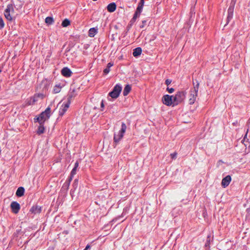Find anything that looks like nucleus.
Returning a JSON list of instances; mask_svg holds the SVG:
<instances>
[{"instance_id": "1", "label": "nucleus", "mask_w": 250, "mask_h": 250, "mask_svg": "<svg viewBox=\"0 0 250 250\" xmlns=\"http://www.w3.org/2000/svg\"><path fill=\"white\" fill-rule=\"evenodd\" d=\"M193 88L191 89L188 97V102L189 104H194L196 99L199 83L198 82H196V84H195V83H193Z\"/></svg>"}, {"instance_id": "2", "label": "nucleus", "mask_w": 250, "mask_h": 250, "mask_svg": "<svg viewBox=\"0 0 250 250\" xmlns=\"http://www.w3.org/2000/svg\"><path fill=\"white\" fill-rule=\"evenodd\" d=\"M126 126L124 123H122L121 129L117 133H115L114 136V142L115 144H117L123 137L124 134L126 131Z\"/></svg>"}, {"instance_id": "3", "label": "nucleus", "mask_w": 250, "mask_h": 250, "mask_svg": "<svg viewBox=\"0 0 250 250\" xmlns=\"http://www.w3.org/2000/svg\"><path fill=\"white\" fill-rule=\"evenodd\" d=\"M51 113V108L49 106H48L44 111L42 112L40 115V116L37 118V120L38 121L40 124H43L45 121L47 120L50 116Z\"/></svg>"}, {"instance_id": "4", "label": "nucleus", "mask_w": 250, "mask_h": 250, "mask_svg": "<svg viewBox=\"0 0 250 250\" xmlns=\"http://www.w3.org/2000/svg\"><path fill=\"white\" fill-rule=\"evenodd\" d=\"M122 89V86L119 84H117L113 88L112 91L109 93L108 95L111 98H117Z\"/></svg>"}, {"instance_id": "5", "label": "nucleus", "mask_w": 250, "mask_h": 250, "mask_svg": "<svg viewBox=\"0 0 250 250\" xmlns=\"http://www.w3.org/2000/svg\"><path fill=\"white\" fill-rule=\"evenodd\" d=\"M185 94L183 91L178 92L175 96H173L174 104L177 105L182 103L185 99Z\"/></svg>"}, {"instance_id": "6", "label": "nucleus", "mask_w": 250, "mask_h": 250, "mask_svg": "<svg viewBox=\"0 0 250 250\" xmlns=\"http://www.w3.org/2000/svg\"><path fill=\"white\" fill-rule=\"evenodd\" d=\"M71 98V97L69 96L67 99V102L66 103H63L61 104L59 112L60 116H62L69 108L70 104Z\"/></svg>"}, {"instance_id": "7", "label": "nucleus", "mask_w": 250, "mask_h": 250, "mask_svg": "<svg viewBox=\"0 0 250 250\" xmlns=\"http://www.w3.org/2000/svg\"><path fill=\"white\" fill-rule=\"evenodd\" d=\"M14 10L12 4H8L6 8L5 9L4 14L5 18L11 21L12 20V13H13Z\"/></svg>"}, {"instance_id": "8", "label": "nucleus", "mask_w": 250, "mask_h": 250, "mask_svg": "<svg viewBox=\"0 0 250 250\" xmlns=\"http://www.w3.org/2000/svg\"><path fill=\"white\" fill-rule=\"evenodd\" d=\"M162 102L164 104L167 106L175 105L173 100V96L166 95L162 98Z\"/></svg>"}, {"instance_id": "9", "label": "nucleus", "mask_w": 250, "mask_h": 250, "mask_svg": "<svg viewBox=\"0 0 250 250\" xmlns=\"http://www.w3.org/2000/svg\"><path fill=\"white\" fill-rule=\"evenodd\" d=\"M10 207L13 212H14L15 214L18 213L20 209V204L18 202L15 201H13L11 203Z\"/></svg>"}, {"instance_id": "10", "label": "nucleus", "mask_w": 250, "mask_h": 250, "mask_svg": "<svg viewBox=\"0 0 250 250\" xmlns=\"http://www.w3.org/2000/svg\"><path fill=\"white\" fill-rule=\"evenodd\" d=\"M231 181V177L229 175H228L224 178L221 182V185L224 188L227 187Z\"/></svg>"}, {"instance_id": "11", "label": "nucleus", "mask_w": 250, "mask_h": 250, "mask_svg": "<svg viewBox=\"0 0 250 250\" xmlns=\"http://www.w3.org/2000/svg\"><path fill=\"white\" fill-rule=\"evenodd\" d=\"M62 74L65 77H69L71 76L72 72L71 70L68 67H64L62 69Z\"/></svg>"}, {"instance_id": "12", "label": "nucleus", "mask_w": 250, "mask_h": 250, "mask_svg": "<svg viewBox=\"0 0 250 250\" xmlns=\"http://www.w3.org/2000/svg\"><path fill=\"white\" fill-rule=\"evenodd\" d=\"M116 9V5L115 3H111L107 6V9L109 12H113L115 11Z\"/></svg>"}, {"instance_id": "13", "label": "nucleus", "mask_w": 250, "mask_h": 250, "mask_svg": "<svg viewBox=\"0 0 250 250\" xmlns=\"http://www.w3.org/2000/svg\"><path fill=\"white\" fill-rule=\"evenodd\" d=\"M142 49L141 47H137L133 50V55L135 57H138L142 53Z\"/></svg>"}, {"instance_id": "14", "label": "nucleus", "mask_w": 250, "mask_h": 250, "mask_svg": "<svg viewBox=\"0 0 250 250\" xmlns=\"http://www.w3.org/2000/svg\"><path fill=\"white\" fill-rule=\"evenodd\" d=\"M30 211L34 214L39 213L41 211V208L37 206H34L30 209Z\"/></svg>"}, {"instance_id": "15", "label": "nucleus", "mask_w": 250, "mask_h": 250, "mask_svg": "<svg viewBox=\"0 0 250 250\" xmlns=\"http://www.w3.org/2000/svg\"><path fill=\"white\" fill-rule=\"evenodd\" d=\"M24 193V189L23 187H19L16 193V194L18 197H21L23 195Z\"/></svg>"}, {"instance_id": "16", "label": "nucleus", "mask_w": 250, "mask_h": 250, "mask_svg": "<svg viewBox=\"0 0 250 250\" xmlns=\"http://www.w3.org/2000/svg\"><path fill=\"white\" fill-rule=\"evenodd\" d=\"M131 86L129 85H126L125 87L124 88V91H123V95L124 96H126L128 95V94L130 92L131 90Z\"/></svg>"}, {"instance_id": "17", "label": "nucleus", "mask_w": 250, "mask_h": 250, "mask_svg": "<svg viewBox=\"0 0 250 250\" xmlns=\"http://www.w3.org/2000/svg\"><path fill=\"white\" fill-rule=\"evenodd\" d=\"M97 30L95 28H91L88 31V35L90 37H93L97 33Z\"/></svg>"}, {"instance_id": "18", "label": "nucleus", "mask_w": 250, "mask_h": 250, "mask_svg": "<svg viewBox=\"0 0 250 250\" xmlns=\"http://www.w3.org/2000/svg\"><path fill=\"white\" fill-rule=\"evenodd\" d=\"M38 100V99L37 98L36 95H35L33 97H31L30 99L28 101V104L29 105L33 104H35L36 102H37Z\"/></svg>"}, {"instance_id": "19", "label": "nucleus", "mask_w": 250, "mask_h": 250, "mask_svg": "<svg viewBox=\"0 0 250 250\" xmlns=\"http://www.w3.org/2000/svg\"><path fill=\"white\" fill-rule=\"evenodd\" d=\"M113 65V63L109 62L107 64L106 67L104 70V74H108L110 71V68L111 66H112Z\"/></svg>"}, {"instance_id": "20", "label": "nucleus", "mask_w": 250, "mask_h": 250, "mask_svg": "<svg viewBox=\"0 0 250 250\" xmlns=\"http://www.w3.org/2000/svg\"><path fill=\"white\" fill-rule=\"evenodd\" d=\"M144 4V2L142 3V2L140 1L139 3V5H138L137 8L136 12L140 14L142 12Z\"/></svg>"}, {"instance_id": "21", "label": "nucleus", "mask_w": 250, "mask_h": 250, "mask_svg": "<svg viewBox=\"0 0 250 250\" xmlns=\"http://www.w3.org/2000/svg\"><path fill=\"white\" fill-rule=\"evenodd\" d=\"M44 128L42 125V124H40V125L38 127L37 133L38 134H41L44 132Z\"/></svg>"}, {"instance_id": "22", "label": "nucleus", "mask_w": 250, "mask_h": 250, "mask_svg": "<svg viewBox=\"0 0 250 250\" xmlns=\"http://www.w3.org/2000/svg\"><path fill=\"white\" fill-rule=\"evenodd\" d=\"M45 22L48 24H51L53 23L54 20L52 17H48L45 20Z\"/></svg>"}, {"instance_id": "23", "label": "nucleus", "mask_w": 250, "mask_h": 250, "mask_svg": "<svg viewBox=\"0 0 250 250\" xmlns=\"http://www.w3.org/2000/svg\"><path fill=\"white\" fill-rule=\"evenodd\" d=\"M70 21L68 19H65L62 23V25L63 27H67L68 25L70 24Z\"/></svg>"}, {"instance_id": "24", "label": "nucleus", "mask_w": 250, "mask_h": 250, "mask_svg": "<svg viewBox=\"0 0 250 250\" xmlns=\"http://www.w3.org/2000/svg\"><path fill=\"white\" fill-rule=\"evenodd\" d=\"M61 89V87L59 85H56L53 89V92L54 93H58L60 92Z\"/></svg>"}, {"instance_id": "25", "label": "nucleus", "mask_w": 250, "mask_h": 250, "mask_svg": "<svg viewBox=\"0 0 250 250\" xmlns=\"http://www.w3.org/2000/svg\"><path fill=\"white\" fill-rule=\"evenodd\" d=\"M233 6H230L228 10V14L233 15Z\"/></svg>"}, {"instance_id": "26", "label": "nucleus", "mask_w": 250, "mask_h": 250, "mask_svg": "<svg viewBox=\"0 0 250 250\" xmlns=\"http://www.w3.org/2000/svg\"><path fill=\"white\" fill-rule=\"evenodd\" d=\"M140 14V13L135 12L134 16L132 19V21H135L136 19L137 18V17L139 16Z\"/></svg>"}, {"instance_id": "27", "label": "nucleus", "mask_w": 250, "mask_h": 250, "mask_svg": "<svg viewBox=\"0 0 250 250\" xmlns=\"http://www.w3.org/2000/svg\"><path fill=\"white\" fill-rule=\"evenodd\" d=\"M35 95L37 96L38 99H42L44 97V95L42 93H39V94H35Z\"/></svg>"}, {"instance_id": "28", "label": "nucleus", "mask_w": 250, "mask_h": 250, "mask_svg": "<svg viewBox=\"0 0 250 250\" xmlns=\"http://www.w3.org/2000/svg\"><path fill=\"white\" fill-rule=\"evenodd\" d=\"M4 23L2 18H0V28H2L4 27Z\"/></svg>"}, {"instance_id": "29", "label": "nucleus", "mask_w": 250, "mask_h": 250, "mask_svg": "<svg viewBox=\"0 0 250 250\" xmlns=\"http://www.w3.org/2000/svg\"><path fill=\"white\" fill-rule=\"evenodd\" d=\"M233 16V15H230L229 14H228V17H227V23L229 22V21L232 19Z\"/></svg>"}, {"instance_id": "30", "label": "nucleus", "mask_w": 250, "mask_h": 250, "mask_svg": "<svg viewBox=\"0 0 250 250\" xmlns=\"http://www.w3.org/2000/svg\"><path fill=\"white\" fill-rule=\"evenodd\" d=\"M76 169H77V168L76 167H74L73 168V169L71 172V176H73L74 175H75L76 173Z\"/></svg>"}, {"instance_id": "31", "label": "nucleus", "mask_w": 250, "mask_h": 250, "mask_svg": "<svg viewBox=\"0 0 250 250\" xmlns=\"http://www.w3.org/2000/svg\"><path fill=\"white\" fill-rule=\"evenodd\" d=\"M167 90L169 93H172L174 91V89L173 88L167 87Z\"/></svg>"}, {"instance_id": "32", "label": "nucleus", "mask_w": 250, "mask_h": 250, "mask_svg": "<svg viewBox=\"0 0 250 250\" xmlns=\"http://www.w3.org/2000/svg\"><path fill=\"white\" fill-rule=\"evenodd\" d=\"M171 80H169V79H167L166 80V84L167 85H168L169 84H170V83H171Z\"/></svg>"}, {"instance_id": "33", "label": "nucleus", "mask_w": 250, "mask_h": 250, "mask_svg": "<svg viewBox=\"0 0 250 250\" xmlns=\"http://www.w3.org/2000/svg\"><path fill=\"white\" fill-rule=\"evenodd\" d=\"M170 156L172 159H175L176 157L177 153H172V154H171Z\"/></svg>"}, {"instance_id": "34", "label": "nucleus", "mask_w": 250, "mask_h": 250, "mask_svg": "<svg viewBox=\"0 0 250 250\" xmlns=\"http://www.w3.org/2000/svg\"><path fill=\"white\" fill-rule=\"evenodd\" d=\"M146 23V21H142V24L140 25V28H143L144 27L145 24Z\"/></svg>"}, {"instance_id": "35", "label": "nucleus", "mask_w": 250, "mask_h": 250, "mask_svg": "<svg viewBox=\"0 0 250 250\" xmlns=\"http://www.w3.org/2000/svg\"><path fill=\"white\" fill-rule=\"evenodd\" d=\"M90 245H87L86 246L85 248L83 250H88L90 249Z\"/></svg>"}, {"instance_id": "36", "label": "nucleus", "mask_w": 250, "mask_h": 250, "mask_svg": "<svg viewBox=\"0 0 250 250\" xmlns=\"http://www.w3.org/2000/svg\"><path fill=\"white\" fill-rule=\"evenodd\" d=\"M78 166H79V163L77 162L75 164L74 167H76L77 168L78 167Z\"/></svg>"}, {"instance_id": "37", "label": "nucleus", "mask_w": 250, "mask_h": 250, "mask_svg": "<svg viewBox=\"0 0 250 250\" xmlns=\"http://www.w3.org/2000/svg\"><path fill=\"white\" fill-rule=\"evenodd\" d=\"M101 106L102 108H103L104 107V104L103 101L101 102Z\"/></svg>"}, {"instance_id": "38", "label": "nucleus", "mask_w": 250, "mask_h": 250, "mask_svg": "<svg viewBox=\"0 0 250 250\" xmlns=\"http://www.w3.org/2000/svg\"><path fill=\"white\" fill-rule=\"evenodd\" d=\"M140 1H141V2H142V3H143V2H144V0H140Z\"/></svg>"}, {"instance_id": "39", "label": "nucleus", "mask_w": 250, "mask_h": 250, "mask_svg": "<svg viewBox=\"0 0 250 250\" xmlns=\"http://www.w3.org/2000/svg\"><path fill=\"white\" fill-rule=\"evenodd\" d=\"M61 104V103H59V104H58V106L60 105V104Z\"/></svg>"}, {"instance_id": "40", "label": "nucleus", "mask_w": 250, "mask_h": 250, "mask_svg": "<svg viewBox=\"0 0 250 250\" xmlns=\"http://www.w3.org/2000/svg\"><path fill=\"white\" fill-rule=\"evenodd\" d=\"M1 72V70L0 69V73Z\"/></svg>"}]
</instances>
